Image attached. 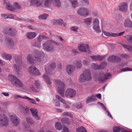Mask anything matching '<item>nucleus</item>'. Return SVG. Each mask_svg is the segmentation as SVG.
<instances>
[{
    "mask_svg": "<svg viewBox=\"0 0 132 132\" xmlns=\"http://www.w3.org/2000/svg\"><path fill=\"white\" fill-rule=\"evenodd\" d=\"M14 5L15 7V8L17 9L20 10L21 8L20 6L17 2H15L14 3Z\"/></svg>",
    "mask_w": 132,
    "mask_h": 132,
    "instance_id": "3c124183",
    "label": "nucleus"
},
{
    "mask_svg": "<svg viewBox=\"0 0 132 132\" xmlns=\"http://www.w3.org/2000/svg\"><path fill=\"white\" fill-rule=\"evenodd\" d=\"M72 52L73 54L76 55L78 53V51L77 50L74 49L72 50Z\"/></svg>",
    "mask_w": 132,
    "mask_h": 132,
    "instance_id": "774afa93",
    "label": "nucleus"
},
{
    "mask_svg": "<svg viewBox=\"0 0 132 132\" xmlns=\"http://www.w3.org/2000/svg\"><path fill=\"white\" fill-rule=\"evenodd\" d=\"M63 115L64 116H69L70 117H73V115L71 113L68 112H64L63 113Z\"/></svg>",
    "mask_w": 132,
    "mask_h": 132,
    "instance_id": "79ce46f5",
    "label": "nucleus"
},
{
    "mask_svg": "<svg viewBox=\"0 0 132 132\" xmlns=\"http://www.w3.org/2000/svg\"><path fill=\"white\" fill-rule=\"evenodd\" d=\"M118 34L116 33H110V36L115 37L117 36Z\"/></svg>",
    "mask_w": 132,
    "mask_h": 132,
    "instance_id": "69168bd1",
    "label": "nucleus"
},
{
    "mask_svg": "<svg viewBox=\"0 0 132 132\" xmlns=\"http://www.w3.org/2000/svg\"><path fill=\"white\" fill-rule=\"evenodd\" d=\"M78 14L81 16L86 17L89 14L88 10L86 8H81L78 10Z\"/></svg>",
    "mask_w": 132,
    "mask_h": 132,
    "instance_id": "0eeeda50",
    "label": "nucleus"
},
{
    "mask_svg": "<svg viewBox=\"0 0 132 132\" xmlns=\"http://www.w3.org/2000/svg\"><path fill=\"white\" fill-rule=\"evenodd\" d=\"M7 46L9 48H12L14 46V43L13 40L11 39L8 38L6 39Z\"/></svg>",
    "mask_w": 132,
    "mask_h": 132,
    "instance_id": "6ab92c4d",
    "label": "nucleus"
},
{
    "mask_svg": "<svg viewBox=\"0 0 132 132\" xmlns=\"http://www.w3.org/2000/svg\"><path fill=\"white\" fill-rule=\"evenodd\" d=\"M128 4L126 2H123L120 4L118 6V9L119 10L126 12L128 8Z\"/></svg>",
    "mask_w": 132,
    "mask_h": 132,
    "instance_id": "1a4fd4ad",
    "label": "nucleus"
},
{
    "mask_svg": "<svg viewBox=\"0 0 132 132\" xmlns=\"http://www.w3.org/2000/svg\"><path fill=\"white\" fill-rule=\"evenodd\" d=\"M3 1L4 4H6V7L7 9L11 11H13L15 10L14 6L11 5L9 2L8 1L7 2L6 0H3Z\"/></svg>",
    "mask_w": 132,
    "mask_h": 132,
    "instance_id": "2eb2a0df",
    "label": "nucleus"
},
{
    "mask_svg": "<svg viewBox=\"0 0 132 132\" xmlns=\"http://www.w3.org/2000/svg\"><path fill=\"white\" fill-rule=\"evenodd\" d=\"M93 27L94 30L97 32H100L101 31L99 26V21L97 19H94L93 22Z\"/></svg>",
    "mask_w": 132,
    "mask_h": 132,
    "instance_id": "423d86ee",
    "label": "nucleus"
},
{
    "mask_svg": "<svg viewBox=\"0 0 132 132\" xmlns=\"http://www.w3.org/2000/svg\"><path fill=\"white\" fill-rule=\"evenodd\" d=\"M63 23V21L61 19H59L57 20H54L53 22V23L54 24H59L61 25Z\"/></svg>",
    "mask_w": 132,
    "mask_h": 132,
    "instance_id": "bb28decb",
    "label": "nucleus"
},
{
    "mask_svg": "<svg viewBox=\"0 0 132 132\" xmlns=\"http://www.w3.org/2000/svg\"><path fill=\"white\" fill-rule=\"evenodd\" d=\"M2 56L3 58H12V56L11 54L4 53L2 54Z\"/></svg>",
    "mask_w": 132,
    "mask_h": 132,
    "instance_id": "4c0bfd02",
    "label": "nucleus"
},
{
    "mask_svg": "<svg viewBox=\"0 0 132 132\" xmlns=\"http://www.w3.org/2000/svg\"><path fill=\"white\" fill-rule=\"evenodd\" d=\"M78 50L80 51L83 52H87L88 53L90 52L89 46L87 44H80L78 46Z\"/></svg>",
    "mask_w": 132,
    "mask_h": 132,
    "instance_id": "20e7f679",
    "label": "nucleus"
},
{
    "mask_svg": "<svg viewBox=\"0 0 132 132\" xmlns=\"http://www.w3.org/2000/svg\"><path fill=\"white\" fill-rule=\"evenodd\" d=\"M82 3L84 4L86 6H88L89 4V1L88 0H82Z\"/></svg>",
    "mask_w": 132,
    "mask_h": 132,
    "instance_id": "49530a36",
    "label": "nucleus"
},
{
    "mask_svg": "<svg viewBox=\"0 0 132 132\" xmlns=\"http://www.w3.org/2000/svg\"><path fill=\"white\" fill-rule=\"evenodd\" d=\"M123 47L125 49H126L129 51H131L132 50V47L129 45H127L121 44Z\"/></svg>",
    "mask_w": 132,
    "mask_h": 132,
    "instance_id": "72a5a7b5",
    "label": "nucleus"
},
{
    "mask_svg": "<svg viewBox=\"0 0 132 132\" xmlns=\"http://www.w3.org/2000/svg\"><path fill=\"white\" fill-rule=\"evenodd\" d=\"M55 127L56 129L60 130L62 128V125L60 122H56L55 124Z\"/></svg>",
    "mask_w": 132,
    "mask_h": 132,
    "instance_id": "a878e982",
    "label": "nucleus"
},
{
    "mask_svg": "<svg viewBox=\"0 0 132 132\" xmlns=\"http://www.w3.org/2000/svg\"><path fill=\"white\" fill-rule=\"evenodd\" d=\"M27 22H30V23H34V20L31 19H27L26 20Z\"/></svg>",
    "mask_w": 132,
    "mask_h": 132,
    "instance_id": "052dcab7",
    "label": "nucleus"
},
{
    "mask_svg": "<svg viewBox=\"0 0 132 132\" xmlns=\"http://www.w3.org/2000/svg\"><path fill=\"white\" fill-rule=\"evenodd\" d=\"M16 32V31L15 29H12L11 28L5 29L3 31L4 34H8L11 36H14Z\"/></svg>",
    "mask_w": 132,
    "mask_h": 132,
    "instance_id": "9d476101",
    "label": "nucleus"
},
{
    "mask_svg": "<svg viewBox=\"0 0 132 132\" xmlns=\"http://www.w3.org/2000/svg\"><path fill=\"white\" fill-rule=\"evenodd\" d=\"M76 131V132H87L86 129L82 126L77 128Z\"/></svg>",
    "mask_w": 132,
    "mask_h": 132,
    "instance_id": "c85d7f7f",
    "label": "nucleus"
},
{
    "mask_svg": "<svg viewBox=\"0 0 132 132\" xmlns=\"http://www.w3.org/2000/svg\"><path fill=\"white\" fill-rule=\"evenodd\" d=\"M29 73L33 75H39L40 73L38 69L35 66H31L29 67L28 69Z\"/></svg>",
    "mask_w": 132,
    "mask_h": 132,
    "instance_id": "6e6552de",
    "label": "nucleus"
},
{
    "mask_svg": "<svg viewBox=\"0 0 132 132\" xmlns=\"http://www.w3.org/2000/svg\"><path fill=\"white\" fill-rule=\"evenodd\" d=\"M43 2L40 0H31L30 1V5L31 6H38L41 5Z\"/></svg>",
    "mask_w": 132,
    "mask_h": 132,
    "instance_id": "ddd939ff",
    "label": "nucleus"
},
{
    "mask_svg": "<svg viewBox=\"0 0 132 132\" xmlns=\"http://www.w3.org/2000/svg\"><path fill=\"white\" fill-rule=\"evenodd\" d=\"M44 49L46 51H52L54 49V43L51 40H47L43 45Z\"/></svg>",
    "mask_w": 132,
    "mask_h": 132,
    "instance_id": "f03ea898",
    "label": "nucleus"
},
{
    "mask_svg": "<svg viewBox=\"0 0 132 132\" xmlns=\"http://www.w3.org/2000/svg\"><path fill=\"white\" fill-rule=\"evenodd\" d=\"M94 96H95V97H97L99 99H100L101 98V95L100 94H96L95 95H94Z\"/></svg>",
    "mask_w": 132,
    "mask_h": 132,
    "instance_id": "338daca9",
    "label": "nucleus"
},
{
    "mask_svg": "<svg viewBox=\"0 0 132 132\" xmlns=\"http://www.w3.org/2000/svg\"><path fill=\"white\" fill-rule=\"evenodd\" d=\"M54 103L55 104V105L57 107H59V106L60 105V104L58 102H57L56 101V100H54Z\"/></svg>",
    "mask_w": 132,
    "mask_h": 132,
    "instance_id": "e2e57ef3",
    "label": "nucleus"
},
{
    "mask_svg": "<svg viewBox=\"0 0 132 132\" xmlns=\"http://www.w3.org/2000/svg\"><path fill=\"white\" fill-rule=\"evenodd\" d=\"M10 120L15 126H16L19 125V120L16 116L11 115L10 116Z\"/></svg>",
    "mask_w": 132,
    "mask_h": 132,
    "instance_id": "f8f14e48",
    "label": "nucleus"
},
{
    "mask_svg": "<svg viewBox=\"0 0 132 132\" xmlns=\"http://www.w3.org/2000/svg\"><path fill=\"white\" fill-rule=\"evenodd\" d=\"M53 0H46L45 1L44 5L46 6H49L52 3Z\"/></svg>",
    "mask_w": 132,
    "mask_h": 132,
    "instance_id": "c9c22d12",
    "label": "nucleus"
},
{
    "mask_svg": "<svg viewBox=\"0 0 132 132\" xmlns=\"http://www.w3.org/2000/svg\"><path fill=\"white\" fill-rule=\"evenodd\" d=\"M56 67L55 63L53 62L51 63L48 68H45V70L47 72L48 70H51L54 69Z\"/></svg>",
    "mask_w": 132,
    "mask_h": 132,
    "instance_id": "5701e85b",
    "label": "nucleus"
},
{
    "mask_svg": "<svg viewBox=\"0 0 132 132\" xmlns=\"http://www.w3.org/2000/svg\"><path fill=\"white\" fill-rule=\"evenodd\" d=\"M63 132H69L68 128L66 127H64L63 129Z\"/></svg>",
    "mask_w": 132,
    "mask_h": 132,
    "instance_id": "bf43d9fd",
    "label": "nucleus"
},
{
    "mask_svg": "<svg viewBox=\"0 0 132 132\" xmlns=\"http://www.w3.org/2000/svg\"><path fill=\"white\" fill-rule=\"evenodd\" d=\"M1 16L2 17L4 18L7 19L8 14H1Z\"/></svg>",
    "mask_w": 132,
    "mask_h": 132,
    "instance_id": "13d9d810",
    "label": "nucleus"
},
{
    "mask_svg": "<svg viewBox=\"0 0 132 132\" xmlns=\"http://www.w3.org/2000/svg\"><path fill=\"white\" fill-rule=\"evenodd\" d=\"M120 56L123 58H128L129 57V56L128 55L125 54H121Z\"/></svg>",
    "mask_w": 132,
    "mask_h": 132,
    "instance_id": "0e129e2a",
    "label": "nucleus"
},
{
    "mask_svg": "<svg viewBox=\"0 0 132 132\" xmlns=\"http://www.w3.org/2000/svg\"><path fill=\"white\" fill-rule=\"evenodd\" d=\"M75 70L74 66L71 65H68L66 67V71L68 75H71Z\"/></svg>",
    "mask_w": 132,
    "mask_h": 132,
    "instance_id": "4468645a",
    "label": "nucleus"
},
{
    "mask_svg": "<svg viewBox=\"0 0 132 132\" xmlns=\"http://www.w3.org/2000/svg\"><path fill=\"white\" fill-rule=\"evenodd\" d=\"M125 27L129 28H132V21L129 19H126L124 22Z\"/></svg>",
    "mask_w": 132,
    "mask_h": 132,
    "instance_id": "a211bd4d",
    "label": "nucleus"
},
{
    "mask_svg": "<svg viewBox=\"0 0 132 132\" xmlns=\"http://www.w3.org/2000/svg\"><path fill=\"white\" fill-rule=\"evenodd\" d=\"M54 81L55 86L57 91L62 97H64L65 96L70 98H73L75 97L76 93L75 90L71 88H68L64 93L65 88L64 84L60 80L55 79Z\"/></svg>",
    "mask_w": 132,
    "mask_h": 132,
    "instance_id": "f257e3e1",
    "label": "nucleus"
},
{
    "mask_svg": "<svg viewBox=\"0 0 132 132\" xmlns=\"http://www.w3.org/2000/svg\"><path fill=\"white\" fill-rule=\"evenodd\" d=\"M30 89L33 92L35 93H37L38 92V91L35 89L34 86H30Z\"/></svg>",
    "mask_w": 132,
    "mask_h": 132,
    "instance_id": "864d4df0",
    "label": "nucleus"
},
{
    "mask_svg": "<svg viewBox=\"0 0 132 132\" xmlns=\"http://www.w3.org/2000/svg\"><path fill=\"white\" fill-rule=\"evenodd\" d=\"M97 100L96 98H95V96H92L88 97L86 99V102L87 103H89L95 101Z\"/></svg>",
    "mask_w": 132,
    "mask_h": 132,
    "instance_id": "412c9836",
    "label": "nucleus"
},
{
    "mask_svg": "<svg viewBox=\"0 0 132 132\" xmlns=\"http://www.w3.org/2000/svg\"><path fill=\"white\" fill-rule=\"evenodd\" d=\"M74 105L77 109H81L82 107V105L80 102L76 103Z\"/></svg>",
    "mask_w": 132,
    "mask_h": 132,
    "instance_id": "e433bc0d",
    "label": "nucleus"
},
{
    "mask_svg": "<svg viewBox=\"0 0 132 132\" xmlns=\"http://www.w3.org/2000/svg\"><path fill=\"white\" fill-rule=\"evenodd\" d=\"M15 18V15H13L12 14H8L7 18L14 19Z\"/></svg>",
    "mask_w": 132,
    "mask_h": 132,
    "instance_id": "09e8293b",
    "label": "nucleus"
},
{
    "mask_svg": "<svg viewBox=\"0 0 132 132\" xmlns=\"http://www.w3.org/2000/svg\"><path fill=\"white\" fill-rule=\"evenodd\" d=\"M43 77L45 80V81L47 84L50 85L51 84L52 82L50 80V78L48 77L47 73H45L43 75Z\"/></svg>",
    "mask_w": 132,
    "mask_h": 132,
    "instance_id": "4be33fe9",
    "label": "nucleus"
},
{
    "mask_svg": "<svg viewBox=\"0 0 132 132\" xmlns=\"http://www.w3.org/2000/svg\"><path fill=\"white\" fill-rule=\"evenodd\" d=\"M126 38H127L129 41V42L132 44V36L127 35L125 36Z\"/></svg>",
    "mask_w": 132,
    "mask_h": 132,
    "instance_id": "a19ab883",
    "label": "nucleus"
},
{
    "mask_svg": "<svg viewBox=\"0 0 132 132\" xmlns=\"http://www.w3.org/2000/svg\"><path fill=\"white\" fill-rule=\"evenodd\" d=\"M111 75L109 73L103 74L99 77L98 80L100 82H104L106 80L111 77Z\"/></svg>",
    "mask_w": 132,
    "mask_h": 132,
    "instance_id": "9b49d317",
    "label": "nucleus"
},
{
    "mask_svg": "<svg viewBox=\"0 0 132 132\" xmlns=\"http://www.w3.org/2000/svg\"><path fill=\"white\" fill-rule=\"evenodd\" d=\"M12 85L16 86L22 87L23 86V84L16 77L12 75H10L9 77Z\"/></svg>",
    "mask_w": 132,
    "mask_h": 132,
    "instance_id": "7ed1b4c3",
    "label": "nucleus"
},
{
    "mask_svg": "<svg viewBox=\"0 0 132 132\" xmlns=\"http://www.w3.org/2000/svg\"><path fill=\"white\" fill-rule=\"evenodd\" d=\"M33 116L37 120H38L40 119V118L37 114L38 112L36 109L31 108L30 109Z\"/></svg>",
    "mask_w": 132,
    "mask_h": 132,
    "instance_id": "dca6fc26",
    "label": "nucleus"
},
{
    "mask_svg": "<svg viewBox=\"0 0 132 132\" xmlns=\"http://www.w3.org/2000/svg\"><path fill=\"white\" fill-rule=\"evenodd\" d=\"M39 42H37H37H36V43H34V42H33V43H32V45L33 46H36L37 47L39 48H40L41 46V42H40V46L39 47L38 46V45L39 44Z\"/></svg>",
    "mask_w": 132,
    "mask_h": 132,
    "instance_id": "de8ad7c7",
    "label": "nucleus"
},
{
    "mask_svg": "<svg viewBox=\"0 0 132 132\" xmlns=\"http://www.w3.org/2000/svg\"><path fill=\"white\" fill-rule=\"evenodd\" d=\"M9 119L4 114H0V125L2 126H7L9 123Z\"/></svg>",
    "mask_w": 132,
    "mask_h": 132,
    "instance_id": "39448f33",
    "label": "nucleus"
},
{
    "mask_svg": "<svg viewBox=\"0 0 132 132\" xmlns=\"http://www.w3.org/2000/svg\"><path fill=\"white\" fill-rule=\"evenodd\" d=\"M119 58H108V60L111 63L116 62H118L117 61L118 59Z\"/></svg>",
    "mask_w": 132,
    "mask_h": 132,
    "instance_id": "ea45409f",
    "label": "nucleus"
},
{
    "mask_svg": "<svg viewBox=\"0 0 132 132\" xmlns=\"http://www.w3.org/2000/svg\"><path fill=\"white\" fill-rule=\"evenodd\" d=\"M55 2L57 6L60 7L61 6V2L59 0H55Z\"/></svg>",
    "mask_w": 132,
    "mask_h": 132,
    "instance_id": "4d7b16f0",
    "label": "nucleus"
},
{
    "mask_svg": "<svg viewBox=\"0 0 132 132\" xmlns=\"http://www.w3.org/2000/svg\"><path fill=\"white\" fill-rule=\"evenodd\" d=\"M92 19L90 18H88L84 20V22L87 25H90L92 23Z\"/></svg>",
    "mask_w": 132,
    "mask_h": 132,
    "instance_id": "cd10ccee",
    "label": "nucleus"
},
{
    "mask_svg": "<svg viewBox=\"0 0 132 132\" xmlns=\"http://www.w3.org/2000/svg\"><path fill=\"white\" fill-rule=\"evenodd\" d=\"M120 129L118 127H115L113 128V132H120Z\"/></svg>",
    "mask_w": 132,
    "mask_h": 132,
    "instance_id": "c03bdc74",
    "label": "nucleus"
},
{
    "mask_svg": "<svg viewBox=\"0 0 132 132\" xmlns=\"http://www.w3.org/2000/svg\"><path fill=\"white\" fill-rule=\"evenodd\" d=\"M55 96L57 99L61 102L63 103L66 104L67 103V102H66L64 100L62 99L59 96L56 95H55Z\"/></svg>",
    "mask_w": 132,
    "mask_h": 132,
    "instance_id": "7c9ffc66",
    "label": "nucleus"
},
{
    "mask_svg": "<svg viewBox=\"0 0 132 132\" xmlns=\"http://www.w3.org/2000/svg\"><path fill=\"white\" fill-rule=\"evenodd\" d=\"M34 53L37 57H44V54L42 51L39 52L37 50H35L34 51Z\"/></svg>",
    "mask_w": 132,
    "mask_h": 132,
    "instance_id": "b1692460",
    "label": "nucleus"
},
{
    "mask_svg": "<svg viewBox=\"0 0 132 132\" xmlns=\"http://www.w3.org/2000/svg\"><path fill=\"white\" fill-rule=\"evenodd\" d=\"M76 67L77 69L80 68L81 66V64L80 61L77 62L75 64Z\"/></svg>",
    "mask_w": 132,
    "mask_h": 132,
    "instance_id": "a18cd8bd",
    "label": "nucleus"
},
{
    "mask_svg": "<svg viewBox=\"0 0 132 132\" xmlns=\"http://www.w3.org/2000/svg\"><path fill=\"white\" fill-rule=\"evenodd\" d=\"M27 122L29 124H31L32 123V120L29 117H27L26 118Z\"/></svg>",
    "mask_w": 132,
    "mask_h": 132,
    "instance_id": "5fc2aeb1",
    "label": "nucleus"
},
{
    "mask_svg": "<svg viewBox=\"0 0 132 132\" xmlns=\"http://www.w3.org/2000/svg\"><path fill=\"white\" fill-rule=\"evenodd\" d=\"M48 14H44L39 15L38 18L39 19H46L48 16Z\"/></svg>",
    "mask_w": 132,
    "mask_h": 132,
    "instance_id": "473e14b6",
    "label": "nucleus"
},
{
    "mask_svg": "<svg viewBox=\"0 0 132 132\" xmlns=\"http://www.w3.org/2000/svg\"><path fill=\"white\" fill-rule=\"evenodd\" d=\"M47 37L44 35H39L37 39V42H39V44L38 45V46H40V42H41L43 39L46 38Z\"/></svg>",
    "mask_w": 132,
    "mask_h": 132,
    "instance_id": "393cba45",
    "label": "nucleus"
},
{
    "mask_svg": "<svg viewBox=\"0 0 132 132\" xmlns=\"http://www.w3.org/2000/svg\"><path fill=\"white\" fill-rule=\"evenodd\" d=\"M35 85L36 87L37 88H40V85L38 81H36L35 82Z\"/></svg>",
    "mask_w": 132,
    "mask_h": 132,
    "instance_id": "603ef678",
    "label": "nucleus"
},
{
    "mask_svg": "<svg viewBox=\"0 0 132 132\" xmlns=\"http://www.w3.org/2000/svg\"><path fill=\"white\" fill-rule=\"evenodd\" d=\"M104 34L106 36H110V32L106 31H104L103 32Z\"/></svg>",
    "mask_w": 132,
    "mask_h": 132,
    "instance_id": "680f3d73",
    "label": "nucleus"
},
{
    "mask_svg": "<svg viewBox=\"0 0 132 132\" xmlns=\"http://www.w3.org/2000/svg\"><path fill=\"white\" fill-rule=\"evenodd\" d=\"M79 81L80 82H84L86 81L83 74H81L80 76Z\"/></svg>",
    "mask_w": 132,
    "mask_h": 132,
    "instance_id": "f704fd0d",
    "label": "nucleus"
},
{
    "mask_svg": "<svg viewBox=\"0 0 132 132\" xmlns=\"http://www.w3.org/2000/svg\"><path fill=\"white\" fill-rule=\"evenodd\" d=\"M131 70H132L131 69H130L129 68H124L123 69H121V72H123V71H131Z\"/></svg>",
    "mask_w": 132,
    "mask_h": 132,
    "instance_id": "6e6d98bb",
    "label": "nucleus"
},
{
    "mask_svg": "<svg viewBox=\"0 0 132 132\" xmlns=\"http://www.w3.org/2000/svg\"><path fill=\"white\" fill-rule=\"evenodd\" d=\"M107 57V55L105 54L103 56H101L98 55L95 56H90V58H105Z\"/></svg>",
    "mask_w": 132,
    "mask_h": 132,
    "instance_id": "58836bf2",
    "label": "nucleus"
},
{
    "mask_svg": "<svg viewBox=\"0 0 132 132\" xmlns=\"http://www.w3.org/2000/svg\"><path fill=\"white\" fill-rule=\"evenodd\" d=\"M86 81L90 80L91 79V74L89 71L87 70L83 73Z\"/></svg>",
    "mask_w": 132,
    "mask_h": 132,
    "instance_id": "f3484780",
    "label": "nucleus"
},
{
    "mask_svg": "<svg viewBox=\"0 0 132 132\" xmlns=\"http://www.w3.org/2000/svg\"><path fill=\"white\" fill-rule=\"evenodd\" d=\"M71 3L72 6L75 8L78 5V1L77 0H69Z\"/></svg>",
    "mask_w": 132,
    "mask_h": 132,
    "instance_id": "c756f323",
    "label": "nucleus"
},
{
    "mask_svg": "<svg viewBox=\"0 0 132 132\" xmlns=\"http://www.w3.org/2000/svg\"><path fill=\"white\" fill-rule=\"evenodd\" d=\"M27 37L29 39H32L34 38L36 36L37 34L35 32H29L27 34Z\"/></svg>",
    "mask_w": 132,
    "mask_h": 132,
    "instance_id": "aec40b11",
    "label": "nucleus"
},
{
    "mask_svg": "<svg viewBox=\"0 0 132 132\" xmlns=\"http://www.w3.org/2000/svg\"><path fill=\"white\" fill-rule=\"evenodd\" d=\"M78 28V27L76 26L71 27L70 28L71 30L72 31L76 32H77Z\"/></svg>",
    "mask_w": 132,
    "mask_h": 132,
    "instance_id": "37998d69",
    "label": "nucleus"
},
{
    "mask_svg": "<svg viewBox=\"0 0 132 132\" xmlns=\"http://www.w3.org/2000/svg\"><path fill=\"white\" fill-rule=\"evenodd\" d=\"M23 98L24 99H26L27 100H29L30 101V103L34 104H36V101L33 98H31L30 97L27 96H24L23 97Z\"/></svg>",
    "mask_w": 132,
    "mask_h": 132,
    "instance_id": "2f4dec72",
    "label": "nucleus"
},
{
    "mask_svg": "<svg viewBox=\"0 0 132 132\" xmlns=\"http://www.w3.org/2000/svg\"><path fill=\"white\" fill-rule=\"evenodd\" d=\"M27 61L28 63L30 64H32L34 62V60L33 58H27Z\"/></svg>",
    "mask_w": 132,
    "mask_h": 132,
    "instance_id": "8fccbe9b",
    "label": "nucleus"
}]
</instances>
